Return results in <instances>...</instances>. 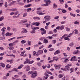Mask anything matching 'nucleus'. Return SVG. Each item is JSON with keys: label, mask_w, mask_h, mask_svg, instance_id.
Returning <instances> with one entry per match:
<instances>
[{"label": "nucleus", "mask_w": 80, "mask_h": 80, "mask_svg": "<svg viewBox=\"0 0 80 80\" xmlns=\"http://www.w3.org/2000/svg\"><path fill=\"white\" fill-rule=\"evenodd\" d=\"M26 71H29V70L30 69V67L27 66L26 67Z\"/></svg>", "instance_id": "13"}, {"label": "nucleus", "mask_w": 80, "mask_h": 80, "mask_svg": "<svg viewBox=\"0 0 80 80\" xmlns=\"http://www.w3.org/2000/svg\"><path fill=\"white\" fill-rule=\"evenodd\" d=\"M28 21L27 19H24L22 20V22H21V23H25V22H27Z\"/></svg>", "instance_id": "22"}, {"label": "nucleus", "mask_w": 80, "mask_h": 80, "mask_svg": "<svg viewBox=\"0 0 80 80\" xmlns=\"http://www.w3.org/2000/svg\"><path fill=\"white\" fill-rule=\"evenodd\" d=\"M71 66H72L71 64H68L67 65V66H65V68H66L67 69V70H68V71L70 70V67H71Z\"/></svg>", "instance_id": "5"}, {"label": "nucleus", "mask_w": 80, "mask_h": 80, "mask_svg": "<svg viewBox=\"0 0 80 80\" xmlns=\"http://www.w3.org/2000/svg\"><path fill=\"white\" fill-rule=\"evenodd\" d=\"M59 53H60V51L59 50H58L54 52V55H57Z\"/></svg>", "instance_id": "11"}, {"label": "nucleus", "mask_w": 80, "mask_h": 80, "mask_svg": "<svg viewBox=\"0 0 80 80\" xmlns=\"http://www.w3.org/2000/svg\"><path fill=\"white\" fill-rule=\"evenodd\" d=\"M27 42V41L24 40H22L21 41V43L22 44H24V43H25Z\"/></svg>", "instance_id": "26"}, {"label": "nucleus", "mask_w": 80, "mask_h": 80, "mask_svg": "<svg viewBox=\"0 0 80 80\" xmlns=\"http://www.w3.org/2000/svg\"><path fill=\"white\" fill-rule=\"evenodd\" d=\"M37 80H42V78L39 77L38 78Z\"/></svg>", "instance_id": "64"}, {"label": "nucleus", "mask_w": 80, "mask_h": 80, "mask_svg": "<svg viewBox=\"0 0 80 80\" xmlns=\"http://www.w3.org/2000/svg\"><path fill=\"white\" fill-rule=\"evenodd\" d=\"M32 6V4H28L24 6V8H28Z\"/></svg>", "instance_id": "18"}, {"label": "nucleus", "mask_w": 80, "mask_h": 80, "mask_svg": "<svg viewBox=\"0 0 80 80\" xmlns=\"http://www.w3.org/2000/svg\"><path fill=\"white\" fill-rule=\"evenodd\" d=\"M43 53V50H39L38 52V55H40V54H42Z\"/></svg>", "instance_id": "9"}, {"label": "nucleus", "mask_w": 80, "mask_h": 80, "mask_svg": "<svg viewBox=\"0 0 80 80\" xmlns=\"http://www.w3.org/2000/svg\"><path fill=\"white\" fill-rule=\"evenodd\" d=\"M65 60H64V62H67L69 61L68 59L67 58H64Z\"/></svg>", "instance_id": "39"}, {"label": "nucleus", "mask_w": 80, "mask_h": 80, "mask_svg": "<svg viewBox=\"0 0 80 80\" xmlns=\"http://www.w3.org/2000/svg\"><path fill=\"white\" fill-rule=\"evenodd\" d=\"M70 15H71V16H72L73 17H76V15L75 14H73L72 12L70 13Z\"/></svg>", "instance_id": "23"}, {"label": "nucleus", "mask_w": 80, "mask_h": 80, "mask_svg": "<svg viewBox=\"0 0 80 80\" xmlns=\"http://www.w3.org/2000/svg\"><path fill=\"white\" fill-rule=\"evenodd\" d=\"M13 49H14V47H13L12 46L11 47H10L9 48V50H13Z\"/></svg>", "instance_id": "48"}, {"label": "nucleus", "mask_w": 80, "mask_h": 80, "mask_svg": "<svg viewBox=\"0 0 80 80\" xmlns=\"http://www.w3.org/2000/svg\"><path fill=\"white\" fill-rule=\"evenodd\" d=\"M13 34V33L12 32L10 33L9 32H7L5 34V35L6 36H11V35H12Z\"/></svg>", "instance_id": "10"}, {"label": "nucleus", "mask_w": 80, "mask_h": 80, "mask_svg": "<svg viewBox=\"0 0 80 80\" xmlns=\"http://www.w3.org/2000/svg\"><path fill=\"white\" fill-rule=\"evenodd\" d=\"M28 43L29 45H31V44L32 43V41H28Z\"/></svg>", "instance_id": "44"}, {"label": "nucleus", "mask_w": 80, "mask_h": 80, "mask_svg": "<svg viewBox=\"0 0 80 80\" xmlns=\"http://www.w3.org/2000/svg\"><path fill=\"white\" fill-rule=\"evenodd\" d=\"M61 66H62V65L60 64H59L57 65H56V64H55L54 65V66L55 67L56 69H58V68L59 69Z\"/></svg>", "instance_id": "8"}, {"label": "nucleus", "mask_w": 80, "mask_h": 80, "mask_svg": "<svg viewBox=\"0 0 80 80\" xmlns=\"http://www.w3.org/2000/svg\"><path fill=\"white\" fill-rule=\"evenodd\" d=\"M74 31L75 32H74L75 34H78V30L75 29Z\"/></svg>", "instance_id": "29"}, {"label": "nucleus", "mask_w": 80, "mask_h": 80, "mask_svg": "<svg viewBox=\"0 0 80 80\" xmlns=\"http://www.w3.org/2000/svg\"><path fill=\"white\" fill-rule=\"evenodd\" d=\"M15 38H16L15 37H14L8 39V41H10V40H13V39H15Z\"/></svg>", "instance_id": "34"}, {"label": "nucleus", "mask_w": 80, "mask_h": 80, "mask_svg": "<svg viewBox=\"0 0 80 80\" xmlns=\"http://www.w3.org/2000/svg\"><path fill=\"white\" fill-rule=\"evenodd\" d=\"M0 66H1L2 67H3V68H4L5 67V64L4 63L1 62L0 63Z\"/></svg>", "instance_id": "17"}, {"label": "nucleus", "mask_w": 80, "mask_h": 80, "mask_svg": "<svg viewBox=\"0 0 80 80\" xmlns=\"http://www.w3.org/2000/svg\"><path fill=\"white\" fill-rule=\"evenodd\" d=\"M4 7L7 8L8 7V5L7 4V2H6L5 3Z\"/></svg>", "instance_id": "42"}, {"label": "nucleus", "mask_w": 80, "mask_h": 80, "mask_svg": "<svg viewBox=\"0 0 80 80\" xmlns=\"http://www.w3.org/2000/svg\"><path fill=\"white\" fill-rule=\"evenodd\" d=\"M30 33L32 34L35 33V30L34 29H32V31L30 32Z\"/></svg>", "instance_id": "19"}, {"label": "nucleus", "mask_w": 80, "mask_h": 80, "mask_svg": "<svg viewBox=\"0 0 80 80\" xmlns=\"http://www.w3.org/2000/svg\"><path fill=\"white\" fill-rule=\"evenodd\" d=\"M22 30H23V31H24V32L25 33H27L28 32V31H27V30L24 28H22Z\"/></svg>", "instance_id": "28"}, {"label": "nucleus", "mask_w": 80, "mask_h": 80, "mask_svg": "<svg viewBox=\"0 0 80 80\" xmlns=\"http://www.w3.org/2000/svg\"><path fill=\"white\" fill-rule=\"evenodd\" d=\"M24 66L23 64L20 65L17 68V69H21Z\"/></svg>", "instance_id": "12"}, {"label": "nucleus", "mask_w": 80, "mask_h": 80, "mask_svg": "<svg viewBox=\"0 0 80 80\" xmlns=\"http://www.w3.org/2000/svg\"><path fill=\"white\" fill-rule=\"evenodd\" d=\"M32 28V29H34L35 30H38V29H39V27H36L33 28Z\"/></svg>", "instance_id": "21"}, {"label": "nucleus", "mask_w": 80, "mask_h": 80, "mask_svg": "<svg viewBox=\"0 0 80 80\" xmlns=\"http://www.w3.org/2000/svg\"><path fill=\"white\" fill-rule=\"evenodd\" d=\"M76 58V57L73 56L72 57V58L71 59V61H75V59Z\"/></svg>", "instance_id": "14"}, {"label": "nucleus", "mask_w": 80, "mask_h": 80, "mask_svg": "<svg viewBox=\"0 0 80 80\" xmlns=\"http://www.w3.org/2000/svg\"><path fill=\"white\" fill-rule=\"evenodd\" d=\"M59 78H61L62 77H63V76L62 74H59L58 76Z\"/></svg>", "instance_id": "53"}, {"label": "nucleus", "mask_w": 80, "mask_h": 80, "mask_svg": "<svg viewBox=\"0 0 80 80\" xmlns=\"http://www.w3.org/2000/svg\"><path fill=\"white\" fill-rule=\"evenodd\" d=\"M54 50V49L53 48H51L49 49V52H52Z\"/></svg>", "instance_id": "41"}, {"label": "nucleus", "mask_w": 80, "mask_h": 80, "mask_svg": "<svg viewBox=\"0 0 80 80\" xmlns=\"http://www.w3.org/2000/svg\"><path fill=\"white\" fill-rule=\"evenodd\" d=\"M33 62H34V61L32 60L31 61H29V64H32Z\"/></svg>", "instance_id": "56"}, {"label": "nucleus", "mask_w": 80, "mask_h": 80, "mask_svg": "<svg viewBox=\"0 0 80 80\" xmlns=\"http://www.w3.org/2000/svg\"><path fill=\"white\" fill-rule=\"evenodd\" d=\"M61 10L62 12V13H66V12H67V10H65L64 9H61Z\"/></svg>", "instance_id": "24"}, {"label": "nucleus", "mask_w": 80, "mask_h": 80, "mask_svg": "<svg viewBox=\"0 0 80 80\" xmlns=\"http://www.w3.org/2000/svg\"><path fill=\"white\" fill-rule=\"evenodd\" d=\"M37 65H38V66L40 67V66H41V65H42V64L41 63H40V62H38L37 63Z\"/></svg>", "instance_id": "59"}, {"label": "nucleus", "mask_w": 80, "mask_h": 80, "mask_svg": "<svg viewBox=\"0 0 80 80\" xmlns=\"http://www.w3.org/2000/svg\"><path fill=\"white\" fill-rule=\"evenodd\" d=\"M64 39L65 40H68V41L70 40V39H69L68 37H65L64 38Z\"/></svg>", "instance_id": "27"}, {"label": "nucleus", "mask_w": 80, "mask_h": 80, "mask_svg": "<svg viewBox=\"0 0 80 80\" xmlns=\"http://www.w3.org/2000/svg\"><path fill=\"white\" fill-rule=\"evenodd\" d=\"M73 23H74L75 25H77V24H79L80 22H78V21H77L74 22Z\"/></svg>", "instance_id": "32"}, {"label": "nucleus", "mask_w": 80, "mask_h": 80, "mask_svg": "<svg viewBox=\"0 0 80 80\" xmlns=\"http://www.w3.org/2000/svg\"><path fill=\"white\" fill-rule=\"evenodd\" d=\"M18 69H17L16 68H14L12 70L10 71L9 72L10 73H12V72H14V71L15 72H18Z\"/></svg>", "instance_id": "6"}, {"label": "nucleus", "mask_w": 80, "mask_h": 80, "mask_svg": "<svg viewBox=\"0 0 80 80\" xmlns=\"http://www.w3.org/2000/svg\"><path fill=\"white\" fill-rule=\"evenodd\" d=\"M14 3V1H12V2H10L9 4V6H11L12 5H13Z\"/></svg>", "instance_id": "37"}, {"label": "nucleus", "mask_w": 80, "mask_h": 80, "mask_svg": "<svg viewBox=\"0 0 80 80\" xmlns=\"http://www.w3.org/2000/svg\"><path fill=\"white\" fill-rule=\"evenodd\" d=\"M69 46H70V47H72V46H73V43L72 42L70 43L69 44Z\"/></svg>", "instance_id": "58"}, {"label": "nucleus", "mask_w": 80, "mask_h": 80, "mask_svg": "<svg viewBox=\"0 0 80 80\" xmlns=\"http://www.w3.org/2000/svg\"><path fill=\"white\" fill-rule=\"evenodd\" d=\"M57 4H56L55 3H54L53 5V8H57Z\"/></svg>", "instance_id": "35"}, {"label": "nucleus", "mask_w": 80, "mask_h": 80, "mask_svg": "<svg viewBox=\"0 0 80 80\" xmlns=\"http://www.w3.org/2000/svg\"><path fill=\"white\" fill-rule=\"evenodd\" d=\"M66 30L67 32H69L70 30V29L68 27L66 28Z\"/></svg>", "instance_id": "31"}, {"label": "nucleus", "mask_w": 80, "mask_h": 80, "mask_svg": "<svg viewBox=\"0 0 80 80\" xmlns=\"http://www.w3.org/2000/svg\"><path fill=\"white\" fill-rule=\"evenodd\" d=\"M3 80H5L6 79H7V78L6 76H4L3 77Z\"/></svg>", "instance_id": "60"}, {"label": "nucleus", "mask_w": 80, "mask_h": 80, "mask_svg": "<svg viewBox=\"0 0 80 80\" xmlns=\"http://www.w3.org/2000/svg\"><path fill=\"white\" fill-rule=\"evenodd\" d=\"M47 38H49V39H52V38H53V37L48 36V37H47Z\"/></svg>", "instance_id": "40"}, {"label": "nucleus", "mask_w": 80, "mask_h": 80, "mask_svg": "<svg viewBox=\"0 0 80 80\" xmlns=\"http://www.w3.org/2000/svg\"><path fill=\"white\" fill-rule=\"evenodd\" d=\"M44 75H45V76H46V78H45L46 79H47V78H48L49 75H48V74H47V73H46V72L45 73Z\"/></svg>", "instance_id": "16"}, {"label": "nucleus", "mask_w": 80, "mask_h": 80, "mask_svg": "<svg viewBox=\"0 0 80 80\" xmlns=\"http://www.w3.org/2000/svg\"><path fill=\"white\" fill-rule=\"evenodd\" d=\"M32 10L31 8H28L27 9V11L28 12H30Z\"/></svg>", "instance_id": "30"}, {"label": "nucleus", "mask_w": 80, "mask_h": 80, "mask_svg": "<svg viewBox=\"0 0 80 80\" xmlns=\"http://www.w3.org/2000/svg\"><path fill=\"white\" fill-rule=\"evenodd\" d=\"M0 50H4V48L2 47H0Z\"/></svg>", "instance_id": "62"}, {"label": "nucleus", "mask_w": 80, "mask_h": 80, "mask_svg": "<svg viewBox=\"0 0 80 80\" xmlns=\"http://www.w3.org/2000/svg\"><path fill=\"white\" fill-rule=\"evenodd\" d=\"M47 72L48 74H50V75H52V73L51 72H49V71H47Z\"/></svg>", "instance_id": "52"}, {"label": "nucleus", "mask_w": 80, "mask_h": 80, "mask_svg": "<svg viewBox=\"0 0 80 80\" xmlns=\"http://www.w3.org/2000/svg\"><path fill=\"white\" fill-rule=\"evenodd\" d=\"M46 21H50L51 20V17L50 16H46L44 17Z\"/></svg>", "instance_id": "1"}, {"label": "nucleus", "mask_w": 80, "mask_h": 80, "mask_svg": "<svg viewBox=\"0 0 80 80\" xmlns=\"http://www.w3.org/2000/svg\"><path fill=\"white\" fill-rule=\"evenodd\" d=\"M33 73V71H29L28 72V75H30V74H32V73Z\"/></svg>", "instance_id": "54"}, {"label": "nucleus", "mask_w": 80, "mask_h": 80, "mask_svg": "<svg viewBox=\"0 0 80 80\" xmlns=\"http://www.w3.org/2000/svg\"><path fill=\"white\" fill-rule=\"evenodd\" d=\"M64 29V26H61V27H60V30H62Z\"/></svg>", "instance_id": "25"}, {"label": "nucleus", "mask_w": 80, "mask_h": 80, "mask_svg": "<svg viewBox=\"0 0 80 80\" xmlns=\"http://www.w3.org/2000/svg\"><path fill=\"white\" fill-rule=\"evenodd\" d=\"M31 75V78H34L35 77H37L38 75L37 72L36 71H35L32 73Z\"/></svg>", "instance_id": "2"}, {"label": "nucleus", "mask_w": 80, "mask_h": 80, "mask_svg": "<svg viewBox=\"0 0 80 80\" xmlns=\"http://www.w3.org/2000/svg\"><path fill=\"white\" fill-rule=\"evenodd\" d=\"M37 13L38 15H45L46 13H43L42 12V11L40 10H38L37 11Z\"/></svg>", "instance_id": "3"}, {"label": "nucleus", "mask_w": 80, "mask_h": 80, "mask_svg": "<svg viewBox=\"0 0 80 80\" xmlns=\"http://www.w3.org/2000/svg\"><path fill=\"white\" fill-rule=\"evenodd\" d=\"M34 47L35 48H37L38 47V44L34 45Z\"/></svg>", "instance_id": "57"}, {"label": "nucleus", "mask_w": 80, "mask_h": 80, "mask_svg": "<svg viewBox=\"0 0 80 80\" xmlns=\"http://www.w3.org/2000/svg\"><path fill=\"white\" fill-rule=\"evenodd\" d=\"M26 27H27V28H29L30 27V24L27 23L26 25Z\"/></svg>", "instance_id": "43"}, {"label": "nucleus", "mask_w": 80, "mask_h": 80, "mask_svg": "<svg viewBox=\"0 0 80 80\" xmlns=\"http://www.w3.org/2000/svg\"><path fill=\"white\" fill-rule=\"evenodd\" d=\"M27 16V13H24L23 14V17H26Z\"/></svg>", "instance_id": "50"}, {"label": "nucleus", "mask_w": 80, "mask_h": 80, "mask_svg": "<svg viewBox=\"0 0 80 80\" xmlns=\"http://www.w3.org/2000/svg\"><path fill=\"white\" fill-rule=\"evenodd\" d=\"M41 32H42L41 34L43 35V34L46 33V30L43 28H41L40 29Z\"/></svg>", "instance_id": "4"}, {"label": "nucleus", "mask_w": 80, "mask_h": 80, "mask_svg": "<svg viewBox=\"0 0 80 80\" xmlns=\"http://www.w3.org/2000/svg\"><path fill=\"white\" fill-rule=\"evenodd\" d=\"M18 13H19V12L18 11L16 12H15V13H14V15H18Z\"/></svg>", "instance_id": "49"}, {"label": "nucleus", "mask_w": 80, "mask_h": 80, "mask_svg": "<svg viewBox=\"0 0 80 80\" xmlns=\"http://www.w3.org/2000/svg\"><path fill=\"white\" fill-rule=\"evenodd\" d=\"M7 30H8V31H10V30H11V28L10 27L8 26L7 28Z\"/></svg>", "instance_id": "38"}, {"label": "nucleus", "mask_w": 80, "mask_h": 80, "mask_svg": "<svg viewBox=\"0 0 80 80\" xmlns=\"http://www.w3.org/2000/svg\"><path fill=\"white\" fill-rule=\"evenodd\" d=\"M44 43H48V40L44 39L43 41Z\"/></svg>", "instance_id": "20"}, {"label": "nucleus", "mask_w": 80, "mask_h": 80, "mask_svg": "<svg viewBox=\"0 0 80 80\" xmlns=\"http://www.w3.org/2000/svg\"><path fill=\"white\" fill-rule=\"evenodd\" d=\"M35 25L36 26H38V25H40V23H39V22H35Z\"/></svg>", "instance_id": "45"}, {"label": "nucleus", "mask_w": 80, "mask_h": 80, "mask_svg": "<svg viewBox=\"0 0 80 80\" xmlns=\"http://www.w3.org/2000/svg\"><path fill=\"white\" fill-rule=\"evenodd\" d=\"M18 42V40H17L15 42H13V44H14V45H16L17 43V42ZM15 43V44H14Z\"/></svg>", "instance_id": "47"}, {"label": "nucleus", "mask_w": 80, "mask_h": 80, "mask_svg": "<svg viewBox=\"0 0 80 80\" xmlns=\"http://www.w3.org/2000/svg\"><path fill=\"white\" fill-rule=\"evenodd\" d=\"M45 39V38L44 37H42L40 38V40H41V41H43V39Z\"/></svg>", "instance_id": "46"}, {"label": "nucleus", "mask_w": 80, "mask_h": 80, "mask_svg": "<svg viewBox=\"0 0 80 80\" xmlns=\"http://www.w3.org/2000/svg\"><path fill=\"white\" fill-rule=\"evenodd\" d=\"M6 28L5 27H3V28H2L1 29V30L2 32H5V30H6Z\"/></svg>", "instance_id": "15"}, {"label": "nucleus", "mask_w": 80, "mask_h": 80, "mask_svg": "<svg viewBox=\"0 0 80 80\" xmlns=\"http://www.w3.org/2000/svg\"><path fill=\"white\" fill-rule=\"evenodd\" d=\"M4 19V17L3 16H2L0 18V22H2Z\"/></svg>", "instance_id": "33"}, {"label": "nucleus", "mask_w": 80, "mask_h": 80, "mask_svg": "<svg viewBox=\"0 0 80 80\" xmlns=\"http://www.w3.org/2000/svg\"><path fill=\"white\" fill-rule=\"evenodd\" d=\"M61 4H63L64 3V1L63 0H59Z\"/></svg>", "instance_id": "36"}, {"label": "nucleus", "mask_w": 80, "mask_h": 80, "mask_svg": "<svg viewBox=\"0 0 80 80\" xmlns=\"http://www.w3.org/2000/svg\"><path fill=\"white\" fill-rule=\"evenodd\" d=\"M65 8H67L68 7V5H67V4L65 3Z\"/></svg>", "instance_id": "61"}, {"label": "nucleus", "mask_w": 80, "mask_h": 80, "mask_svg": "<svg viewBox=\"0 0 80 80\" xmlns=\"http://www.w3.org/2000/svg\"><path fill=\"white\" fill-rule=\"evenodd\" d=\"M45 2L46 3L45 4L46 6H48V5H49L50 4V3H51V2L50 0H48L46 1Z\"/></svg>", "instance_id": "7"}, {"label": "nucleus", "mask_w": 80, "mask_h": 80, "mask_svg": "<svg viewBox=\"0 0 80 80\" xmlns=\"http://www.w3.org/2000/svg\"><path fill=\"white\" fill-rule=\"evenodd\" d=\"M70 71H71V73H72V72H73L74 71V69L73 68H71L70 69Z\"/></svg>", "instance_id": "51"}, {"label": "nucleus", "mask_w": 80, "mask_h": 80, "mask_svg": "<svg viewBox=\"0 0 80 80\" xmlns=\"http://www.w3.org/2000/svg\"><path fill=\"white\" fill-rule=\"evenodd\" d=\"M48 34H49V35H52V34H53V32L52 31H49Z\"/></svg>", "instance_id": "55"}, {"label": "nucleus", "mask_w": 80, "mask_h": 80, "mask_svg": "<svg viewBox=\"0 0 80 80\" xmlns=\"http://www.w3.org/2000/svg\"><path fill=\"white\" fill-rule=\"evenodd\" d=\"M59 16H56V17H55L54 18V19H58V18H59Z\"/></svg>", "instance_id": "63"}]
</instances>
